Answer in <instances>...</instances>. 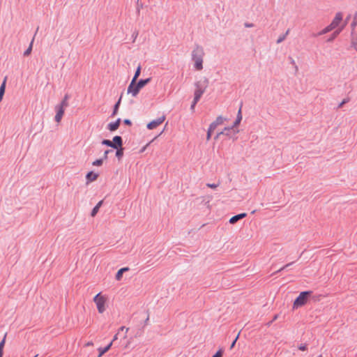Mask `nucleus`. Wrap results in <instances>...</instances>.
<instances>
[{
	"instance_id": "1",
	"label": "nucleus",
	"mask_w": 357,
	"mask_h": 357,
	"mask_svg": "<svg viewBox=\"0 0 357 357\" xmlns=\"http://www.w3.org/2000/svg\"><path fill=\"white\" fill-rule=\"evenodd\" d=\"M93 301L96 304L99 314H102L105 312L108 303V296L107 295L100 292L93 297Z\"/></svg>"
},
{
	"instance_id": "2",
	"label": "nucleus",
	"mask_w": 357,
	"mask_h": 357,
	"mask_svg": "<svg viewBox=\"0 0 357 357\" xmlns=\"http://www.w3.org/2000/svg\"><path fill=\"white\" fill-rule=\"evenodd\" d=\"M203 55L204 50L200 47H197L192 52V59L195 61V68L197 70H201L203 68Z\"/></svg>"
},
{
	"instance_id": "3",
	"label": "nucleus",
	"mask_w": 357,
	"mask_h": 357,
	"mask_svg": "<svg viewBox=\"0 0 357 357\" xmlns=\"http://www.w3.org/2000/svg\"><path fill=\"white\" fill-rule=\"evenodd\" d=\"M311 294V291L301 292L294 301L293 307L298 308L306 304L308 301V298Z\"/></svg>"
},
{
	"instance_id": "4",
	"label": "nucleus",
	"mask_w": 357,
	"mask_h": 357,
	"mask_svg": "<svg viewBox=\"0 0 357 357\" xmlns=\"http://www.w3.org/2000/svg\"><path fill=\"white\" fill-rule=\"evenodd\" d=\"M140 90L141 89L137 83H136V81L132 80L128 87V93H130L132 96L136 97Z\"/></svg>"
},
{
	"instance_id": "5",
	"label": "nucleus",
	"mask_w": 357,
	"mask_h": 357,
	"mask_svg": "<svg viewBox=\"0 0 357 357\" xmlns=\"http://www.w3.org/2000/svg\"><path fill=\"white\" fill-rule=\"evenodd\" d=\"M165 120V116H162L159 117L158 119L153 120L149 123L146 126L147 128L149 130H153L156 128L158 126H159L160 124H162Z\"/></svg>"
},
{
	"instance_id": "6",
	"label": "nucleus",
	"mask_w": 357,
	"mask_h": 357,
	"mask_svg": "<svg viewBox=\"0 0 357 357\" xmlns=\"http://www.w3.org/2000/svg\"><path fill=\"white\" fill-rule=\"evenodd\" d=\"M342 18H343L342 13L340 12H338L335 14L333 20H332V22L330 24L335 29L340 25L341 22L342 21Z\"/></svg>"
},
{
	"instance_id": "7",
	"label": "nucleus",
	"mask_w": 357,
	"mask_h": 357,
	"mask_svg": "<svg viewBox=\"0 0 357 357\" xmlns=\"http://www.w3.org/2000/svg\"><path fill=\"white\" fill-rule=\"evenodd\" d=\"M225 121V118L222 117V116H220L216 118L215 121L211 123L210 126L212 127V128L215 129L217 126L222 125Z\"/></svg>"
},
{
	"instance_id": "8",
	"label": "nucleus",
	"mask_w": 357,
	"mask_h": 357,
	"mask_svg": "<svg viewBox=\"0 0 357 357\" xmlns=\"http://www.w3.org/2000/svg\"><path fill=\"white\" fill-rule=\"evenodd\" d=\"M204 92V89H197L195 90V98H194V102H193V105H192V107H194L195 105L197 102V101L199 100V98H201L202 95L203 94V93Z\"/></svg>"
},
{
	"instance_id": "9",
	"label": "nucleus",
	"mask_w": 357,
	"mask_h": 357,
	"mask_svg": "<svg viewBox=\"0 0 357 357\" xmlns=\"http://www.w3.org/2000/svg\"><path fill=\"white\" fill-rule=\"evenodd\" d=\"M56 114L55 116V121L57 123H59L63 116L65 109H63L62 107H58L57 106L56 107Z\"/></svg>"
},
{
	"instance_id": "10",
	"label": "nucleus",
	"mask_w": 357,
	"mask_h": 357,
	"mask_svg": "<svg viewBox=\"0 0 357 357\" xmlns=\"http://www.w3.org/2000/svg\"><path fill=\"white\" fill-rule=\"evenodd\" d=\"M246 216H247V213H242L238 214L236 215H234L229 219V223L235 224L237 221L245 218Z\"/></svg>"
},
{
	"instance_id": "11",
	"label": "nucleus",
	"mask_w": 357,
	"mask_h": 357,
	"mask_svg": "<svg viewBox=\"0 0 357 357\" xmlns=\"http://www.w3.org/2000/svg\"><path fill=\"white\" fill-rule=\"evenodd\" d=\"M121 119H118L115 122L109 123L107 125V128L109 131H114L119 127Z\"/></svg>"
},
{
	"instance_id": "12",
	"label": "nucleus",
	"mask_w": 357,
	"mask_h": 357,
	"mask_svg": "<svg viewBox=\"0 0 357 357\" xmlns=\"http://www.w3.org/2000/svg\"><path fill=\"white\" fill-rule=\"evenodd\" d=\"M98 177V174L93 172H89L86 176V178L88 182H92L96 181Z\"/></svg>"
},
{
	"instance_id": "13",
	"label": "nucleus",
	"mask_w": 357,
	"mask_h": 357,
	"mask_svg": "<svg viewBox=\"0 0 357 357\" xmlns=\"http://www.w3.org/2000/svg\"><path fill=\"white\" fill-rule=\"evenodd\" d=\"M125 331V335H124V337H124V338H126V336H127V333L128 332L129 328H126V327H125V326H121V327L119 329V331L117 332V333H116V334H115V335L114 336L113 340H112V342H113L114 341H115V340H116L118 339V335H119V333H120L121 331Z\"/></svg>"
},
{
	"instance_id": "14",
	"label": "nucleus",
	"mask_w": 357,
	"mask_h": 357,
	"mask_svg": "<svg viewBox=\"0 0 357 357\" xmlns=\"http://www.w3.org/2000/svg\"><path fill=\"white\" fill-rule=\"evenodd\" d=\"M129 270V268L128 267H125V268H122L121 269H119L116 274V280L119 281L121 280L122 278V276H123V273L126 271H128Z\"/></svg>"
},
{
	"instance_id": "15",
	"label": "nucleus",
	"mask_w": 357,
	"mask_h": 357,
	"mask_svg": "<svg viewBox=\"0 0 357 357\" xmlns=\"http://www.w3.org/2000/svg\"><path fill=\"white\" fill-rule=\"evenodd\" d=\"M112 345V342H111L107 347H105V348H99L98 349V351H99V354L98 356V357H102V356L106 353L107 351H109V349L111 348Z\"/></svg>"
},
{
	"instance_id": "16",
	"label": "nucleus",
	"mask_w": 357,
	"mask_h": 357,
	"mask_svg": "<svg viewBox=\"0 0 357 357\" xmlns=\"http://www.w3.org/2000/svg\"><path fill=\"white\" fill-rule=\"evenodd\" d=\"M242 113H241V107L239 108L238 111V114H237V116H236V119L234 123V127H236L239 125V123H241V120H242Z\"/></svg>"
},
{
	"instance_id": "17",
	"label": "nucleus",
	"mask_w": 357,
	"mask_h": 357,
	"mask_svg": "<svg viewBox=\"0 0 357 357\" xmlns=\"http://www.w3.org/2000/svg\"><path fill=\"white\" fill-rule=\"evenodd\" d=\"M103 203V201L101 200L97 204L96 206L93 208L92 211H91V216L92 217H94L96 216V215L98 213V211H99V208H100V206H102Z\"/></svg>"
},
{
	"instance_id": "18",
	"label": "nucleus",
	"mask_w": 357,
	"mask_h": 357,
	"mask_svg": "<svg viewBox=\"0 0 357 357\" xmlns=\"http://www.w3.org/2000/svg\"><path fill=\"white\" fill-rule=\"evenodd\" d=\"M151 82V78H147L146 79H140L137 84L139 85V88L142 89L145 85H146L148 83Z\"/></svg>"
},
{
	"instance_id": "19",
	"label": "nucleus",
	"mask_w": 357,
	"mask_h": 357,
	"mask_svg": "<svg viewBox=\"0 0 357 357\" xmlns=\"http://www.w3.org/2000/svg\"><path fill=\"white\" fill-rule=\"evenodd\" d=\"M112 142L118 145L119 146V148H121L122 146V139L120 136H115L114 138H113V140Z\"/></svg>"
},
{
	"instance_id": "20",
	"label": "nucleus",
	"mask_w": 357,
	"mask_h": 357,
	"mask_svg": "<svg viewBox=\"0 0 357 357\" xmlns=\"http://www.w3.org/2000/svg\"><path fill=\"white\" fill-rule=\"evenodd\" d=\"M334 29L331 26V24L328 25L327 26H326L324 29H322L319 35H324V34H326L330 31H331L332 30H333Z\"/></svg>"
},
{
	"instance_id": "21",
	"label": "nucleus",
	"mask_w": 357,
	"mask_h": 357,
	"mask_svg": "<svg viewBox=\"0 0 357 357\" xmlns=\"http://www.w3.org/2000/svg\"><path fill=\"white\" fill-rule=\"evenodd\" d=\"M117 151L116 152V156L120 160L123 155V149L122 146L121 148L116 149Z\"/></svg>"
},
{
	"instance_id": "22",
	"label": "nucleus",
	"mask_w": 357,
	"mask_h": 357,
	"mask_svg": "<svg viewBox=\"0 0 357 357\" xmlns=\"http://www.w3.org/2000/svg\"><path fill=\"white\" fill-rule=\"evenodd\" d=\"M33 40H31L29 47L27 48V50L24 52V56H29L31 53V51H32V47H33Z\"/></svg>"
},
{
	"instance_id": "23",
	"label": "nucleus",
	"mask_w": 357,
	"mask_h": 357,
	"mask_svg": "<svg viewBox=\"0 0 357 357\" xmlns=\"http://www.w3.org/2000/svg\"><path fill=\"white\" fill-rule=\"evenodd\" d=\"M6 79H7L6 77L4 78V80L0 86V94L1 95H4L5 89H6Z\"/></svg>"
},
{
	"instance_id": "24",
	"label": "nucleus",
	"mask_w": 357,
	"mask_h": 357,
	"mask_svg": "<svg viewBox=\"0 0 357 357\" xmlns=\"http://www.w3.org/2000/svg\"><path fill=\"white\" fill-rule=\"evenodd\" d=\"M141 73V66H139L135 71V73L134 75V77L132 80L137 81V78L139 77Z\"/></svg>"
},
{
	"instance_id": "25",
	"label": "nucleus",
	"mask_w": 357,
	"mask_h": 357,
	"mask_svg": "<svg viewBox=\"0 0 357 357\" xmlns=\"http://www.w3.org/2000/svg\"><path fill=\"white\" fill-rule=\"evenodd\" d=\"M68 106V102H67V97L66 96L64 98V99L62 100V102H61V104L59 105H58L57 107H62L63 109H65V107Z\"/></svg>"
},
{
	"instance_id": "26",
	"label": "nucleus",
	"mask_w": 357,
	"mask_h": 357,
	"mask_svg": "<svg viewBox=\"0 0 357 357\" xmlns=\"http://www.w3.org/2000/svg\"><path fill=\"white\" fill-rule=\"evenodd\" d=\"M103 160H104V159H102V158L98 159V160H96L95 161H93L92 164L93 166H101L103 163Z\"/></svg>"
},
{
	"instance_id": "27",
	"label": "nucleus",
	"mask_w": 357,
	"mask_h": 357,
	"mask_svg": "<svg viewBox=\"0 0 357 357\" xmlns=\"http://www.w3.org/2000/svg\"><path fill=\"white\" fill-rule=\"evenodd\" d=\"M215 129L212 128V127L209 126L208 132H207V136L206 139L208 141L211 139V134L213 132Z\"/></svg>"
},
{
	"instance_id": "28",
	"label": "nucleus",
	"mask_w": 357,
	"mask_h": 357,
	"mask_svg": "<svg viewBox=\"0 0 357 357\" xmlns=\"http://www.w3.org/2000/svg\"><path fill=\"white\" fill-rule=\"evenodd\" d=\"M298 349L305 351L307 349V345L306 344H301L298 346Z\"/></svg>"
},
{
	"instance_id": "29",
	"label": "nucleus",
	"mask_w": 357,
	"mask_h": 357,
	"mask_svg": "<svg viewBox=\"0 0 357 357\" xmlns=\"http://www.w3.org/2000/svg\"><path fill=\"white\" fill-rule=\"evenodd\" d=\"M342 30V28H340L338 30H336L333 34V38L331 39H330L329 40H332L333 38H336L339 35V33L341 32Z\"/></svg>"
},
{
	"instance_id": "30",
	"label": "nucleus",
	"mask_w": 357,
	"mask_h": 357,
	"mask_svg": "<svg viewBox=\"0 0 357 357\" xmlns=\"http://www.w3.org/2000/svg\"><path fill=\"white\" fill-rule=\"evenodd\" d=\"M342 30V28H340L338 30H336L333 34V38L331 39H330L329 40H332L333 38H336L339 35V33L341 32Z\"/></svg>"
},
{
	"instance_id": "31",
	"label": "nucleus",
	"mask_w": 357,
	"mask_h": 357,
	"mask_svg": "<svg viewBox=\"0 0 357 357\" xmlns=\"http://www.w3.org/2000/svg\"><path fill=\"white\" fill-rule=\"evenodd\" d=\"M342 30V28H340L338 30H336L333 34V38L331 39H330L329 40H332L333 38H336L339 35V33L341 32Z\"/></svg>"
},
{
	"instance_id": "32",
	"label": "nucleus",
	"mask_w": 357,
	"mask_h": 357,
	"mask_svg": "<svg viewBox=\"0 0 357 357\" xmlns=\"http://www.w3.org/2000/svg\"><path fill=\"white\" fill-rule=\"evenodd\" d=\"M5 342H6V335L4 336L3 339L0 342V351H3V347H4V345H5Z\"/></svg>"
},
{
	"instance_id": "33",
	"label": "nucleus",
	"mask_w": 357,
	"mask_h": 357,
	"mask_svg": "<svg viewBox=\"0 0 357 357\" xmlns=\"http://www.w3.org/2000/svg\"><path fill=\"white\" fill-rule=\"evenodd\" d=\"M222 354H223L222 349H220L212 357H222Z\"/></svg>"
},
{
	"instance_id": "34",
	"label": "nucleus",
	"mask_w": 357,
	"mask_h": 357,
	"mask_svg": "<svg viewBox=\"0 0 357 357\" xmlns=\"http://www.w3.org/2000/svg\"><path fill=\"white\" fill-rule=\"evenodd\" d=\"M206 185H207V187H208L210 188L215 189V188H217L218 187L219 184L207 183Z\"/></svg>"
},
{
	"instance_id": "35",
	"label": "nucleus",
	"mask_w": 357,
	"mask_h": 357,
	"mask_svg": "<svg viewBox=\"0 0 357 357\" xmlns=\"http://www.w3.org/2000/svg\"><path fill=\"white\" fill-rule=\"evenodd\" d=\"M120 101H121V99H119V100L117 102V103L114 106V112H113V115H115L117 112V110H118V108H119V105L120 104Z\"/></svg>"
},
{
	"instance_id": "36",
	"label": "nucleus",
	"mask_w": 357,
	"mask_h": 357,
	"mask_svg": "<svg viewBox=\"0 0 357 357\" xmlns=\"http://www.w3.org/2000/svg\"><path fill=\"white\" fill-rule=\"evenodd\" d=\"M102 144L107 145L108 146H112L111 141L109 139H104L102 142Z\"/></svg>"
},
{
	"instance_id": "37",
	"label": "nucleus",
	"mask_w": 357,
	"mask_h": 357,
	"mask_svg": "<svg viewBox=\"0 0 357 357\" xmlns=\"http://www.w3.org/2000/svg\"><path fill=\"white\" fill-rule=\"evenodd\" d=\"M239 335H240V333H238V334L237 335V336L235 338V340L233 341V342H231V344L230 346V349H232L234 347V345H235V344H236V341H237V340H238V338L239 337Z\"/></svg>"
},
{
	"instance_id": "38",
	"label": "nucleus",
	"mask_w": 357,
	"mask_h": 357,
	"mask_svg": "<svg viewBox=\"0 0 357 357\" xmlns=\"http://www.w3.org/2000/svg\"><path fill=\"white\" fill-rule=\"evenodd\" d=\"M109 152H110L109 150H107V151H105V153H104V158H103L104 160H106L107 158V155H108V153Z\"/></svg>"
},
{
	"instance_id": "39",
	"label": "nucleus",
	"mask_w": 357,
	"mask_h": 357,
	"mask_svg": "<svg viewBox=\"0 0 357 357\" xmlns=\"http://www.w3.org/2000/svg\"><path fill=\"white\" fill-rule=\"evenodd\" d=\"M111 144H112V146H109L110 147H112V148H114V149L119 148V146L118 145L115 144L112 141H111Z\"/></svg>"
},
{
	"instance_id": "40",
	"label": "nucleus",
	"mask_w": 357,
	"mask_h": 357,
	"mask_svg": "<svg viewBox=\"0 0 357 357\" xmlns=\"http://www.w3.org/2000/svg\"><path fill=\"white\" fill-rule=\"evenodd\" d=\"M123 122H124V123H125V124H126V125H128V126H130V125H131V121H130V120H129V119H125V120L123 121Z\"/></svg>"
},
{
	"instance_id": "41",
	"label": "nucleus",
	"mask_w": 357,
	"mask_h": 357,
	"mask_svg": "<svg viewBox=\"0 0 357 357\" xmlns=\"http://www.w3.org/2000/svg\"><path fill=\"white\" fill-rule=\"evenodd\" d=\"M93 342H87V343L86 344V346L89 347V346H93Z\"/></svg>"
},
{
	"instance_id": "42",
	"label": "nucleus",
	"mask_w": 357,
	"mask_h": 357,
	"mask_svg": "<svg viewBox=\"0 0 357 357\" xmlns=\"http://www.w3.org/2000/svg\"><path fill=\"white\" fill-rule=\"evenodd\" d=\"M149 144H147L145 146H144L141 151V152L144 151V150L146 149V147L149 146Z\"/></svg>"
},
{
	"instance_id": "43",
	"label": "nucleus",
	"mask_w": 357,
	"mask_h": 357,
	"mask_svg": "<svg viewBox=\"0 0 357 357\" xmlns=\"http://www.w3.org/2000/svg\"><path fill=\"white\" fill-rule=\"evenodd\" d=\"M278 317V314H275L273 317V321L276 320Z\"/></svg>"
},
{
	"instance_id": "44",
	"label": "nucleus",
	"mask_w": 357,
	"mask_h": 357,
	"mask_svg": "<svg viewBox=\"0 0 357 357\" xmlns=\"http://www.w3.org/2000/svg\"><path fill=\"white\" fill-rule=\"evenodd\" d=\"M3 95H1V94H0V102L1 101V100H2V98H3Z\"/></svg>"
},
{
	"instance_id": "45",
	"label": "nucleus",
	"mask_w": 357,
	"mask_h": 357,
	"mask_svg": "<svg viewBox=\"0 0 357 357\" xmlns=\"http://www.w3.org/2000/svg\"><path fill=\"white\" fill-rule=\"evenodd\" d=\"M3 351H0V357L3 356Z\"/></svg>"
},
{
	"instance_id": "46",
	"label": "nucleus",
	"mask_w": 357,
	"mask_h": 357,
	"mask_svg": "<svg viewBox=\"0 0 357 357\" xmlns=\"http://www.w3.org/2000/svg\"><path fill=\"white\" fill-rule=\"evenodd\" d=\"M219 137H220V134H219V133H218V134H217V135H216V137H215V139H218Z\"/></svg>"
},
{
	"instance_id": "47",
	"label": "nucleus",
	"mask_w": 357,
	"mask_h": 357,
	"mask_svg": "<svg viewBox=\"0 0 357 357\" xmlns=\"http://www.w3.org/2000/svg\"><path fill=\"white\" fill-rule=\"evenodd\" d=\"M219 134H220V135H223L224 134V131L219 132Z\"/></svg>"
},
{
	"instance_id": "48",
	"label": "nucleus",
	"mask_w": 357,
	"mask_h": 357,
	"mask_svg": "<svg viewBox=\"0 0 357 357\" xmlns=\"http://www.w3.org/2000/svg\"><path fill=\"white\" fill-rule=\"evenodd\" d=\"M229 129H230V128H225V130H229Z\"/></svg>"
},
{
	"instance_id": "49",
	"label": "nucleus",
	"mask_w": 357,
	"mask_h": 357,
	"mask_svg": "<svg viewBox=\"0 0 357 357\" xmlns=\"http://www.w3.org/2000/svg\"><path fill=\"white\" fill-rule=\"evenodd\" d=\"M280 41H282V38H280V40H278V43H280Z\"/></svg>"
},
{
	"instance_id": "50",
	"label": "nucleus",
	"mask_w": 357,
	"mask_h": 357,
	"mask_svg": "<svg viewBox=\"0 0 357 357\" xmlns=\"http://www.w3.org/2000/svg\"><path fill=\"white\" fill-rule=\"evenodd\" d=\"M344 103V102H342V103L340 104V106H342Z\"/></svg>"
},
{
	"instance_id": "51",
	"label": "nucleus",
	"mask_w": 357,
	"mask_h": 357,
	"mask_svg": "<svg viewBox=\"0 0 357 357\" xmlns=\"http://www.w3.org/2000/svg\"><path fill=\"white\" fill-rule=\"evenodd\" d=\"M234 126H233L230 127L229 128H230V129H232V128H234Z\"/></svg>"
},
{
	"instance_id": "52",
	"label": "nucleus",
	"mask_w": 357,
	"mask_h": 357,
	"mask_svg": "<svg viewBox=\"0 0 357 357\" xmlns=\"http://www.w3.org/2000/svg\"><path fill=\"white\" fill-rule=\"evenodd\" d=\"M234 126H233L230 127L229 128H230V129H232V128H234Z\"/></svg>"
},
{
	"instance_id": "53",
	"label": "nucleus",
	"mask_w": 357,
	"mask_h": 357,
	"mask_svg": "<svg viewBox=\"0 0 357 357\" xmlns=\"http://www.w3.org/2000/svg\"><path fill=\"white\" fill-rule=\"evenodd\" d=\"M317 357H322V355H319Z\"/></svg>"
},
{
	"instance_id": "54",
	"label": "nucleus",
	"mask_w": 357,
	"mask_h": 357,
	"mask_svg": "<svg viewBox=\"0 0 357 357\" xmlns=\"http://www.w3.org/2000/svg\"><path fill=\"white\" fill-rule=\"evenodd\" d=\"M37 356H38V355H36L34 357H37Z\"/></svg>"
}]
</instances>
